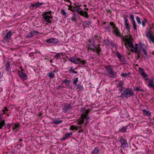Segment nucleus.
Masks as SVG:
<instances>
[{"label": "nucleus", "instance_id": "obj_46", "mask_svg": "<svg viewBox=\"0 0 154 154\" xmlns=\"http://www.w3.org/2000/svg\"><path fill=\"white\" fill-rule=\"evenodd\" d=\"M78 80V77L76 78L74 80L73 82V84L74 85H76L77 84V82Z\"/></svg>", "mask_w": 154, "mask_h": 154}, {"label": "nucleus", "instance_id": "obj_33", "mask_svg": "<svg viewBox=\"0 0 154 154\" xmlns=\"http://www.w3.org/2000/svg\"><path fill=\"white\" fill-rule=\"evenodd\" d=\"M131 23L132 24L134 29L136 31L137 30V26L136 23L135 22H131Z\"/></svg>", "mask_w": 154, "mask_h": 154}, {"label": "nucleus", "instance_id": "obj_62", "mask_svg": "<svg viewBox=\"0 0 154 154\" xmlns=\"http://www.w3.org/2000/svg\"><path fill=\"white\" fill-rule=\"evenodd\" d=\"M85 10H86V11H84V14H85V13H88L87 12V11H88V8H85Z\"/></svg>", "mask_w": 154, "mask_h": 154}, {"label": "nucleus", "instance_id": "obj_49", "mask_svg": "<svg viewBox=\"0 0 154 154\" xmlns=\"http://www.w3.org/2000/svg\"><path fill=\"white\" fill-rule=\"evenodd\" d=\"M115 54L118 57V58L122 55L120 54V53L118 51L116 52H115Z\"/></svg>", "mask_w": 154, "mask_h": 154}, {"label": "nucleus", "instance_id": "obj_58", "mask_svg": "<svg viewBox=\"0 0 154 154\" xmlns=\"http://www.w3.org/2000/svg\"><path fill=\"white\" fill-rule=\"evenodd\" d=\"M69 80H67L65 79H64L62 81V82L66 83V82H67Z\"/></svg>", "mask_w": 154, "mask_h": 154}, {"label": "nucleus", "instance_id": "obj_27", "mask_svg": "<svg viewBox=\"0 0 154 154\" xmlns=\"http://www.w3.org/2000/svg\"><path fill=\"white\" fill-rule=\"evenodd\" d=\"M20 127V124L19 123L15 124L14 125V127L12 128V129L14 131H15V132H17L18 129Z\"/></svg>", "mask_w": 154, "mask_h": 154}, {"label": "nucleus", "instance_id": "obj_50", "mask_svg": "<svg viewBox=\"0 0 154 154\" xmlns=\"http://www.w3.org/2000/svg\"><path fill=\"white\" fill-rule=\"evenodd\" d=\"M109 44L112 47H114L115 45V44L112 42V41H110Z\"/></svg>", "mask_w": 154, "mask_h": 154}, {"label": "nucleus", "instance_id": "obj_16", "mask_svg": "<svg viewBox=\"0 0 154 154\" xmlns=\"http://www.w3.org/2000/svg\"><path fill=\"white\" fill-rule=\"evenodd\" d=\"M84 120L83 119H82L81 118H79V119L77 121V124L78 125L77 127L79 128H82V125L84 123Z\"/></svg>", "mask_w": 154, "mask_h": 154}, {"label": "nucleus", "instance_id": "obj_30", "mask_svg": "<svg viewBox=\"0 0 154 154\" xmlns=\"http://www.w3.org/2000/svg\"><path fill=\"white\" fill-rule=\"evenodd\" d=\"M62 122V121L60 119H55L53 121V122L56 124H59Z\"/></svg>", "mask_w": 154, "mask_h": 154}, {"label": "nucleus", "instance_id": "obj_59", "mask_svg": "<svg viewBox=\"0 0 154 154\" xmlns=\"http://www.w3.org/2000/svg\"><path fill=\"white\" fill-rule=\"evenodd\" d=\"M140 90V89L138 87H136L135 89V91H139Z\"/></svg>", "mask_w": 154, "mask_h": 154}, {"label": "nucleus", "instance_id": "obj_15", "mask_svg": "<svg viewBox=\"0 0 154 154\" xmlns=\"http://www.w3.org/2000/svg\"><path fill=\"white\" fill-rule=\"evenodd\" d=\"M39 32L36 31H34L33 32H31L26 35V37L28 38L32 37L34 35H37Z\"/></svg>", "mask_w": 154, "mask_h": 154}, {"label": "nucleus", "instance_id": "obj_48", "mask_svg": "<svg viewBox=\"0 0 154 154\" xmlns=\"http://www.w3.org/2000/svg\"><path fill=\"white\" fill-rule=\"evenodd\" d=\"M121 75L122 77H125L128 75V74L126 73H122Z\"/></svg>", "mask_w": 154, "mask_h": 154}, {"label": "nucleus", "instance_id": "obj_51", "mask_svg": "<svg viewBox=\"0 0 154 154\" xmlns=\"http://www.w3.org/2000/svg\"><path fill=\"white\" fill-rule=\"evenodd\" d=\"M70 81L69 80L68 82L65 83L66 85V86H69L70 85Z\"/></svg>", "mask_w": 154, "mask_h": 154}, {"label": "nucleus", "instance_id": "obj_38", "mask_svg": "<svg viewBox=\"0 0 154 154\" xmlns=\"http://www.w3.org/2000/svg\"><path fill=\"white\" fill-rule=\"evenodd\" d=\"M118 59L122 62H125L124 57V56H123L122 55H121L120 57H119L118 58Z\"/></svg>", "mask_w": 154, "mask_h": 154}, {"label": "nucleus", "instance_id": "obj_20", "mask_svg": "<svg viewBox=\"0 0 154 154\" xmlns=\"http://www.w3.org/2000/svg\"><path fill=\"white\" fill-rule=\"evenodd\" d=\"M139 69L140 71V74L144 78H146L147 77V75L146 74L145 72H143V69H142V68L139 67Z\"/></svg>", "mask_w": 154, "mask_h": 154}, {"label": "nucleus", "instance_id": "obj_43", "mask_svg": "<svg viewBox=\"0 0 154 154\" xmlns=\"http://www.w3.org/2000/svg\"><path fill=\"white\" fill-rule=\"evenodd\" d=\"M104 28L108 32H111V30L110 26H105L104 27Z\"/></svg>", "mask_w": 154, "mask_h": 154}, {"label": "nucleus", "instance_id": "obj_3", "mask_svg": "<svg viewBox=\"0 0 154 154\" xmlns=\"http://www.w3.org/2000/svg\"><path fill=\"white\" fill-rule=\"evenodd\" d=\"M134 91L131 88H125L123 92L121 94L120 97L122 98L125 97L128 98L134 96Z\"/></svg>", "mask_w": 154, "mask_h": 154}, {"label": "nucleus", "instance_id": "obj_13", "mask_svg": "<svg viewBox=\"0 0 154 154\" xmlns=\"http://www.w3.org/2000/svg\"><path fill=\"white\" fill-rule=\"evenodd\" d=\"M146 36L149 38L150 41L154 44V35H153L150 31L146 32Z\"/></svg>", "mask_w": 154, "mask_h": 154}, {"label": "nucleus", "instance_id": "obj_7", "mask_svg": "<svg viewBox=\"0 0 154 154\" xmlns=\"http://www.w3.org/2000/svg\"><path fill=\"white\" fill-rule=\"evenodd\" d=\"M45 42L48 43H53L54 45L57 44L59 43V40L55 38H50L45 40Z\"/></svg>", "mask_w": 154, "mask_h": 154}, {"label": "nucleus", "instance_id": "obj_41", "mask_svg": "<svg viewBox=\"0 0 154 154\" xmlns=\"http://www.w3.org/2000/svg\"><path fill=\"white\" fill-rule=\"evenodd\" d=\"M142 51L145 55L147 56L148 54L147 53V51L145 47L144 48H143Z\"/></svg>", "mask_w": 154, "mask_h": 154}, {"label": "nucleus", "instance_id": "obj_23", "mask_svg": "<svg viewBox=\"0 0 154 154\" xmlns=\"http://www.w3.org/2000/svg\"><path fill=\"white\" fill-rule=\"evenodd\" d=\"M10 63H11L10 62H8L6 63L5 67L6 70L9 72H11V69L10 67Z\"/></svg>", "mask_w": 154, "mask_h": 154}, {"label": "nucleus", "instance_id": "obj_60", "mask_svg": "<svg viewBox=\"0 0 154 154\" xmlns=\"http://www.w3.org/2000/svg\"><path fill=\"white\" fill-rule=\"evenodd\" d=\"M89 122V121H88V120H86V122L84 123L85 124V125L86 126L87 125V124Z\"/></svg>", "mask_w": 154, "mask_h": 154}, {"label": "nucleus", "instance_id": "obj_9", "mask_svg": "<svg viewBox=\"0 0 154 154\" xmlns=\"http://www.w3.org/2000/svg\"><path fill=\"white\" fill-rule=\"evenodd\" d=\"M72 106L70 104H65L62 109V111L64 112H67L70 111L72 108Z\"/></svg>", "mask_w": 154, "mask_h": 154}, {"label": "nucleus", "instance_id": "obj_17", "mask_svg": "<svg viewBox=\"0 0 154 154\" xmlns=\"http://www.w3.org/2000/svg\"><path fill=\"white\" fill-rule=\"evenodd\" d=\"M3 116V114H0V129H2V127L5 125V121L1 118Z\"/></svg>", "mask_w": 154, "mask_h": 154}, {"label": "nucleus", "instance_id": "obj_12", "mask_svg": "<svg viewBox=\"0 0 154 154\" xmlns=\"http://www.w3.org/2000/svg\"><path fill=\"white\" fill-rule=\"evenodd\" d=\"M12 35V32L11 30L9 31L6 35L4 37L3 40L5 41L9 42L11 39V36Z\"/></svg>", "mask_w": 154, "mask_h": 154}, {"label": "nucleus", "instance_id": "obj_29", "mask_svg": "<svg viewBox=\"0 0 154 154\" xmlns=\"http://www.w3.org/2000/svg\"><path fill=\"white\" fill-rule=\"evenodd\" d=\"M128 126H126L125 127H123L119 130V131L121 133H124L126 131Z\"/></svg>", "mask_w": 154, "mask_h": 154}, {"label": "nucleus", "instance_id": "obj_28", "mask_svg": "<svg viewBox=\"0 0 154 154\" xmlns=\"http://www.w3.org/2000/svg\"><path fill=\"white\" fill-rule=\"evenodd\" d=\"M142 111L144 112V114L148 116H151V113L149 111L146 110V109H144L142 110Z\"/></svg>", "mask_w": 154, "mask_h": 154}, {"label": "nucleus", "instance_id": "obj_21", "mask_svg": "<svg viewBox=\"0 0 154 154\" xmlns=\"http://www.w3.org/2000/svg\"><path fill=\"white\" fill-rule=\"evenodd\" d=\"M64 53L63 52H60L59 53H57L54 56V58L57 60L58 59L60 58L61 55H63Z\"/></svg>", "mask_w": 154, "mask_h": 154}, {"label": "nucleus", "instance_id": "obj_2", "mask_svg": "<svg viewBox=\"0 0 154 154\" xmlns=\"http://www.w3.org/2000/svg\"><path fill=\"white\" fill-rule=\"evenodd\" d=\"M88 42L89 43L88 44L90 45L88 48L91 49L94 52H96L98 56H99L100 54V52L101 51V49L100 48V45L99 44L96 47H95V42L93 38L89 39Z\"/></svg>", "mask_w": 154, "mask_h": 154}, {"label": "nucleus", "instance_id": "obj_24", "mask_svg": "<svg viewBox=\"0 0 154 154\" xmlns=\"http://www.w3.org/2000/svg\"><path fill=\"white\" fill-rule=\"evenodd\" d=\"M55 71H54L49 72L48 74V77L51 79H53L55 77Z\"/></svg>", "mask_w": 154, "mask_h": 154}, {"label": "nucleus", "instance_id": "obj_6", "mask_svg": "<svg viewBox=\"0 0 154 154\" xmlns=\"http://www.w3.org/2000/svg\"><path fill=\"white\" fill-rule=\"evenodd\" d=\"M108 74L112 75V78H114L116 76V72H114L112 69L111 66L110 65H107L104 66Z\"/></svg>", "mask_w": 154, "mask_h": 154}, {"label": "nucleus", "instance_id": "obj_44", "mask_svg": "<svg viewBox=\"0 0 154 154\" xmlns=\"http://www.w3.org/2000/svg\"><path fill=\"white\" fill-rule=\"evenodd\" d=\"M78 128L77 127H76L74 125H72L70 126V129L74 130L75 129L77 130V129Z\"/></svg>", "mask_w": 154, "mask_h": 154}, {"label": "nucleus", "instance_id": "obj_52", "mask_svg": "<svg viewBox=\"0 0 154 154\" xmlns=\"http://www.w3.org/2000/svg\"><path fill=\"white\" fill-rule=\"evenodd\" d=\"M8 111V109L6 107H4V109H3V112L4 113H5V112L6 111Z\"/></svg>", "mask_w": 154, "mask_h": 154}, {"label": "nucleus", "instance_id": "obj_61", "mask_svg": "<svg viewBox=\"0 0 154 154\" xmlns=\"http://www.w3.org/2000/svg\"><path fill=\"white\" fill-rule=\"evenodd\" d=\"M47 12L48 13V15L50 14V15H51V11H49L48 12Z\"/></svg>", "mask_w": 154, "mask_h": 154}, {"label": "nucleus", "instance_id": "obj_45", "mask_svg": "<svg viewBox=\"0 0 154 154\" xmlns=\"http://www.w3.org/2000/svg\"><path fill=\"white\" fill-rule=\"evenodd\" d=\"M61 12L62 13V14L64 16H66V12H65V10L64 9H62L61 10Z\"/></svg>", "mask_w": 154, "mask_h": 154}, {"label": "nucleus", "instance_id": "obj_34", "mask_svg": "<svg viewBox=\"0 0 154 154\" xmlns=\"http://www.w3.org/2000/svg\"><path fill=\"white\" fill-rule=\"evenodd\" d=\"M149 86L152 88H154V85L153 83V81L152 80H150L149 82Z\"/></svg>", "mask_w": 154, "mask_h": 154}, {"label": "nucleus", "instance_id": "obj_5", "mask_svg": "<svg viewBox=\"0 0 154 154\" xmlns=\"http://www.w3.org/2000/svg\"><path fill=\"white\" fill-rule=\"evenodd\" d=\"M68 60L71 62L76 64L81 63V64L84 65L85 63V60H82L79 58H75L74 57H70L68 59Z\"/></svg>", "mask_w": 154, "mask_h": 154}, {"label": "nucleus", "instance_id": "obj_42", "mask_svg": "<svg viewBox=\"0 0 154 154\" xmlns=\"http://www.w3.org/2000/svg\"><path fill=\"white\" fill-rule=\"evenodd\" d=\"M82 16H84L85 17H86L87 18H88V17H89V16L88 15V13H86L85 14H84V12L83 11V14H81Z\"/></svg>", "mask_w": 154, "mask_h": 154}, {"label": "nucleus", "instance_id": "obj_53", "mask_svg": "<svg viewBox=\"0 0 154 154\" xmlns=\"http://www.w3.org/2000/svg\"><path fill=\"white\" fill-rule=\"evenodd\" d=\"M90 111V110H89V109L86 110H85V114L86 115H87V114H88L89 113Z\"/></svg>", "mask_w": 154, "mask_h": 154}, {"label": "nucleus", "instance_id": "obj_4", "mask_svg": "<svg viewBox=\"0 0 154 154\" xmlns=\"http://www.w3.org/2000/svg\"><path fill=\"white\" fill-rule=\"evenodd\" d=\"M110 25L112 26V32L116 36L121 37V35L119 29L116 26V25L113 22H110Z\"/></svg>", "mask_w": 154, "mask_h": 154}, {"label": "nucleus", "instance_id": "obj_14", "mask_svg": "<svg viewBox=\"0 0 154 154\" xmlns=\"http://www.w3.org/2000/svg\"><path fill=\"white\" fill-rule=\"evenodd\" d=\"M47 14V12H45L42 14L43 17L45 20L46 22L49 20L50 19H51L53 18L52 16H48Z\"/></svg>", "mask_w": 154, "mask_h": 154}, {"label": "nucleus", "instance_id": "obj_19", "mask_svg": "<svg viewBox=\"0 0 154 154\" xmlns=\"http://www.w3.org/2000/svg\"><path fill=\"white\" fill-rule=\"evenodd\" d=\"M100 151L99 148L95 147L94 150L91 152V154H100Z\"/></svg>", "mask_w": 154, "mask_h": 154}, {"label": "nucleus", "instance_id": "obj_64", "mask_svg": "<svg viewBox=\"0 0 154 154\" xmlns=\"http://www.w3.org/2000/svg\"><path fill=\"white\" fill-rule=\"evenodd\" d=\"M62 87H63L62 86L59 85V86L58 88H57V89H59L60 88H62Z\"/></svg>", "mask_w": 154, "mask_h": 154}, {"label": "nucleus", "instance_id": "obj_8", "mask_svg": "<svg viewBox=\"0 0 154 154\" xmlns=\"http://www.w3.org/2000/svg\"><path fill=\"white\" fill-rule=\"evenodd\" d=\"M119 141L121 144V147L122 148H126L128 146V143L125 139L121 138L119 140Z\"/></svg>", "mask_w": 154, "mask_h": 154}, {"label": "nucleus", "instance_id": "obj_40", "mask_svg": "<svg viewBox=\"0 0 154 154\" xmlns=\"http://www.w3.org/2000/svg\"><path fill=\"white\" fill-rule=\"evenodd\" d=\"M130 18L132 21L131 22H135L134 20V16L133 14H131L130 15Z\"/></svg>", "mask_w": 154, "mask_h": 154}, {"label": "nucleus", "instance_id": "obj_36", "mask_svg": "<svg viewBox=\"0 0 154 154\" xmlns=\"http://www.w3.org/2000/svg\"><path fill=\"white\" fill-rule=\"evenodd\" d=\"M77 89H79L80 90H83V86L81 85H78L77 86Z\"/></svg>", "mask_w": 154, "mask_h": 154}, {"label": "nucleus", "instance_id": "obj_10", "mask_svg": "<svg viewBox=\"0 0 154 154\" xmlns=\"http://www.w3.org/2000/svg\"><path fill=\"white\" fill-rule=\"evenodd\" d=\"M124 22L125 28L129 32L130 29V27L131 26L130 25L128 20V19L125 17L124 18Z\"/></svg>", "mask_w": 154, "mask_h": 154}, {"label": "nucleus", "instance_id": "obj_22", "mask_svg": "<svg viewBox=\"0 0 154 154\" xmlns=\"http://www.w3.org/2000/svg\"><path fill=\"white\" fill-rule=\"evenodd\" d=\"M124 81L122 80L118 81L117 83H116V88L123 87L124 85Z\"/></svg>", "mask_w": 154, "mask_h": 154}, {"label": "nucleus", "instance_id": "obj_31", "mask_svg": "<svg viewBox=\"0 0 154 154\" xmlns=\"http://www.w3.org/2000/svg\"><path fill=\"white\" fill-rule=\"evenodd\" d=\"M110 41L107 39H105L103 40V43L105 45L108 46L109 44Z\"/></svg>", "mask_w": 154, "mask_h": 154}, {"label": "nucleus", "instance_id": "obj_32", "mask_svg": "<svg viewBox=\"0 0 154 154\" xmlns=\"http://www.w3.org/2000/svg\"><path fill=\"white\" fill-rule=\"evenodd\" d=\"M43 4V3H38L33 4L32 6L35 7H38Z\"/></svg>", "mask_w": 154, "mask_h": 154}, {"label": "nucleus", "instance_id": "obj_26", "mask_svg": "<svg viewBox=\"0 0 154 154\" xmlns=\"http://www.w3.org/2000/svg\"><path fill=\"white\" fill-rule=\"evenodd\" d=\"M81 118L82 119H83V120H84L85 119H86V120H88V119H90V118L88 115L85 114H81Z\"/></svg>", "mask_w": 154, "mask_h": 154}, {"label": "nucleus", "instance_id": "obj_47", "mask_svg": "<svg viewBox=\"0 0 154 154\" xmlns=\"http://www.w3.org/2000/svg\"><path fill=\"white\" fill-rule=\"evenodd\" d=\"M118 88H119V91L120 93H121L123 90L124 88L123 87H118Z\"/></svg>", "mask_w": 154, "mask_h": 154}, {"label": "nucleus", "instance_id": "obj_1", "mask_svg": "<svg viewBox=\"0 0 154 154\" xmlns=\"http://www.w3.org/2000/svg\"><path fill=\"white\" fill-rule=\"evenodd\" d=\"M123 40L125 41V45L127 47L128 45V46L131 48V52L134 51L136 54H139L141 51L142 50L143 48L142 45L141 43H139L138 44H136L134 46L133 44L131 38H123Z\"/></svg>", "mask_w": 154, "mask_h": 154}, {"label": "nucleus", "instance_id": "obj_11", "mask_svg": "<svg viewBox=\"0 0 154 154\" xmlns=\"http://www.w3.org/2000/svg\"><path fill=\"white\" fill-rule=\"evenodd\" d=\"M18 74L19 76L23 79L26 80L27 79V75L21 71L18 70Z\"/></svg>", "mask_w": 154, "mask_h": 154}, {"label": "nucleus", "instance_id": "obj_25", "mask_svg": "<svg viewBox=\"0 0 154 154\" xmlns=\"http://www.w3.org/2000/svg\"><path fill=\"white\" fill-rule=\"evenodd\" d=\"M74 9L75 11L80 14H83V11L81 10L82 9L81 8L76 7Z\"/></svg>", "mask_w": 154, "mask_h": 154}, {"label": "nucleus", "instance_id": "obj_35", "mask_svg": "<svg viewBox=\"0 0 154 154\" xmlns=\"http://www.w3.org/2000/svg\"><path fill=\"white\" fill-rule=\"evenodd\" d=\"M72 20V21H74L75 22L76 21V19H77V17H76V15L75 14H73V17H72V18H71Z\"/></svg>", "mask_w": 154, "mask_h": 154}, {"label": "nucleus", "instance_id": "obj_56", "mask_svg": "<svg viewBox=\"0 0 154 154\" xmlns=\"http://www.w3.org/2000/svg\"><path fill=\"white\" fill-rule=\"evenodd\" d=\"M12 125V123H8L7 124V126L9 128H10V126Z\"/></svg>", "mask_w": 154, "mask_h": 154}, {"label": "nucleus", "instance_id": "obj_55", "mask_svg": "<svg viewBox=\"0 0 154 154\" xmlns=\"http://www.w3.org/2000/svg\"><path fill=\"white\" fill-rule=\"evenodd\" d=\"M106 11L107 13H109L110 14H111V10H110L107 9V10H106Z\"/></svg>", "mask_w": 154, "mask_h": 154}, {"label": "nucleus", "instance_id": "obj_39", "mask_svg": "<svg viewBox=\"0 0 154 154\" xmlns=\"http://www.w3.org/2000/svg\"><path fill=\"white\" fill-rule=\"evenodd\" d=\"M147 23V20L146 19H144L142 21V24L143 27H144L145 26V24Z\"/></svg>", "mask_w": 154, "mask_h": 154}, {"label": "nucleus", "instance_id": "obj_63", "mask_svg": "<svg viewBox=\"0 0 154 154\" xmlns=\"http://www.w3.org/2000/svg\"><path fill=\"white\" fill-rule=\"evenodd\" d=\"M78 132H79V133H80V132H83V130L82 129H81L79 130Z\"/></svg>", "mask_w": 154, "mask_h": 154}, {"label": "nucleus", "instance_id": "obj_18", "mask_svg": "<svg viewBox=\"0 0 154 154\" xmlns=\"http://www.w3.org/2000/svg\"><path fill=\"white\" fill-rule=\"evenodd\" d=\"M72 132H71L70 133H65L64 136L61 139V140H64L66 138H68L69 137H70L72 135Z\"/></svg>", "mask_w": 154, "mask_h": 154}, {"label": "nucleus", "instance_id": "obj_37", "mask_svg": "<svg viewBox=\"0 0 154 154\" xmlns=\"http://www.w3.org/2000/svg\"><path fill=\"white\" fill-rule=\"evenodd\" d=\"M136 19L138 23L139 24H140L141 23V21L140 17L138 16H137Z\"/></svg>", "mask_w": 154, "mask_h": 154}, {"label": "nucleus", "instance_id": "obj_57", "mask_svg": "<svg viewBox=\"0 0 154 154\" xmlns=\"http://www.w3.org/2000/svg\"><path fill=\"white\" fill-rule=\"evenodd\" d=\"M149 102L152 103L154 101V99H151L149 100Z\"/></svg>", "mask_w": 154, "mask_h": 154}, {"label": "nucleus", "instance_id": "obj_54", "mask_svg": "<svg viewBox=\"0 0 154 154\" xmlns=\"http://www.w3.org/2000/svg\"><path fill=\"white\" fill-rule=\"evenodd\" d=\"M73 68V67H70V69H69V71L70 72H72L74 70Z\"/></svg>", "mask_w": 154, "mask_h": 154}]
</instances>
